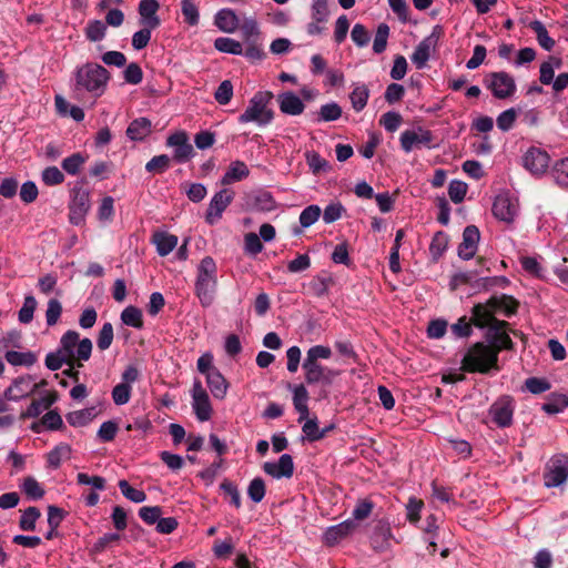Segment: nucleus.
<instances>
[{
    "label": "nucleus",
    "mask_w": 568,
    "mask_h": 568,
    "mask_svg": "<svg viewBox=\"0 0 568 568\" xmlns=\"http://www.w3.org/2000/svg\"><path fill=\"white\" fill-rule=\"evenodd\" d=\"M110 72L99 63L87 62L74 71V91L101 97L109 83Z\"/></svg>",
    "instance_id": "1"
},
{
    "label": "nucleus",
    "mask_w": 568,
    "mask_h": 568,
    "mask_svg": "<svg viewBox=\"0 0 568 568\" xmlns=\"http://www.w3.org/2000/svg\"><path fill=\"white\" fill-rule=\"evenodd\" d=\"M217 288V266L213 257L205 256L196 268L194 292L203 307L213 304Z\"/></svg>",
    "instance_id": "2"
},
{
    "label": "nucleus",
    "mask_w": 568,
    "mask_h": 568,
    "mask_svg": "<svg viewBox=\"0 0 568 568\" xmlns=\"http://www.w3.org/2000/svg\"><path fill=\"white\" fill-rule=\"evenodd\" d=\"M273 93L270 91H258L248 101L245 111L239 116V122L255 123L258 126L268 125L274 119V112L270 109Z\"/></svg>",
    "instance_id": "3"
},
{
    "label": "nucleus",
    "mask_w": 568,
    "mask_h": 568,
    "mask_svg": "<svg viewBox=\"0 0 568 568\" xmlns=\"http://www.w3.org/2000/svg\"><path fill=\"white\" fill-rule=\"evenodd\" d=\"M496 351L484 343H475L470 346L462 359V369L468 373H488L497 368Z\"/></svg>",
    "instance_id": "4"
},
{
    "label": "nucleus",
    "mask_w": 568,
    "mask_h": 568,
    "mask_svg": "<svg viewBox=\"0 0 568 568\" xmlns=\"http://www.w3.org/2000/svg\"><path fill=\"white\" fill-rule=\"evenodd\" d=\"M59 347L64 353L70 364L78 363V368L82 367V363L91 357L93 344L88 337L80 338V334L75 331H67L60 338Z\"/></svg>",
    "instance_id": "5"
},
{
    "label": "nucleus",
    "mask_w": 568,
    "mask_h": 568,
    "mask_svg": "<svg viewBox=\"0 0 568 568\" xmlns=\"http://www.w3.org/2000/svg\"><path fill=\"white\" fill-rule=\"evenodd\" d=\"M443 34V27L436 24L433 27L432 32L417 44L410 55V60L416 69L423 70L427 67L428 60L436 53L438 41Z\"/></svg>",
    "instance_id": "6"
},
{
    "label": "nucleus",
    "mask_w": 568,
    "mask_h": 568,
    "mask_svg": "<svg viewBox=\"0 0 568 568\" xmlns=\"http://www.w3.org/2000/svg\"><path fill=\"white\" fill-rule=\"evenodd\" d=\"M515 408L516 404L511 396L503 395L498 397L488 409L489 422L499 428L511 426Z\"/></svg>",
    "instance_id": "7"
},
{
    "label": "nucleus",
    "mask_w": 568,
    "mask_h": 568,
    "mask_svg": "<svg viewBox=\"0 0 568 568\" xmlns=\"http://www.w3.org/2000/svg\"><path fill=\"white\" fill-rule=\"evenodd\" d=\"M568 479V455L556 454L546 464L544 485L547 488L559 487Z\"/></svg>",
    "instance_id": "8"
},
{
    "label": "nucleus",
    "mask_w": 568,
    "mask_h": 568,
    "mask_svg": "<svg viewBox=\"0 0 568 568\" xmlns=\"http://www.w3.org/2000/svg\"><path fill=\"white\" fill-rule=\"evenodd\" d=\"M484 83L491 94L499 100L513 97L517 88L515 79L505 71L488 73Z\"/></svg>",
    "instance_id": "9"
},
{
    "label": "nucleus",
    "mask_w": 568,
    "mask_h": 568,
    "mask_svg": "<svg viewBox=\"0 0 568 568\" xmlns=\"http://www.w3.org/2000/svg\"><path fill=\"white\" fill-rule=\"evenodd\" d=\"M91 206L90 193L82 186H74L71 191L69 204V221L73 225H80Z\"/></svg>",
    "instance_id": "10"
},
{
    "label": "nucleus",
    "mask_w": 568,
    "mask_h": 568,
    "mask_svg": "<svg viewBox=\"0 0 568 568\" xmlns=\"http://www.w3.org/2000/svg\"><path fill=\"white\" fill-rule=\"evenodd\" d=\"M518 200L508 192L499 193L493 203V214L505 223L514 222L518 214Z\"/></svg>",
    "instance_id": "11"
},
{
    "label": "nucleus",
    "mask_w": 568,
    "mask_h": 568,
    "mask_svg": "<svg viewBox=\"0 0 568 568\" xmlns=\"http://www.w3.org/2000/svg\"><path fill=\"white\" fill-rule=\"evenodd\" d=\"M399 141L402 149L406 153H409L414 149H419L422 146L430 148L433 134L429 130L418 126L416 129L403 131L400 133Z\"/></svg>",
    "instance_id": "12"
},
{
    "label": "nucleus",
    "mask_w": 568,
    "mask_h": 568,
    "mask_svg": "<svg viewBox=\"0 0 568 568\" xmlns=\"http://www.w3.org/2000/svg\"><path fill=\"white\" fill-rule=\"evenodd\" d=\"M234 197V192L223 189L216 192L210 201L205 221L210 225H214L221 217L226 207L231 204Z\"/></svg>",
    "instance_id": "13"
},
{
    "label": "nucleus",
    "mask_w": 568,
    "mask_h": 568,
    "mask_svg": "<svg viewBox=\"0 0 568 568\" xmlns=\"http://www.w3.org/2000/svg\"><path fill=\"white\" fill-rule=\"evenodd\" d=\"M305 372V381L307 384H323L331 385L338 372L320 363L303 362L302 365Z\"/></svg>",
    "instance_id": "14"
},
{
    "label": "nucleus",
    "mask_w": 568,
    "mask_h": 568,
    "mask_svg": "<svg viewBox=\"0 0 568 568\" xmlns=\"http://www.w3.org/2000/svg\"><path fill=\"white\" fill-rule=\"evenodd\" d=\"M166 145L174 149L173 158L179 163H185L194 156V149L184 131L171 134L166 139Z\"/></svg>",
    "instance_id": "15"
},
{
    "label": "nucleus",
    "mask_w": 568,
    "mask_h": 568,
    "mask_svg": "<svg viewBox=\"0 0 568 568\" xmlns=\"http://www.w3.org/2000/svg\"><path fill=\"white\" fill-rule=\"evenodd\" d=\"M549 155L538 148H530L523 156V164L534 175L544 174L549 166Z\"/></svg>",
    "instance_id": "16"
},
{
    "label": "nucleus",
    "mask_w": 568,
    "mask_h": 568,
    "mask_svg": "<svg viewBox=\"0 0 568 568\" xmlns=\"http://www.w3.org/2000/svg\"><path fill=\"white\" fill-rule=\"evenodd\" d=\"M507 323L504 321H495L487 331L489 346L493 351H496L497 357L501 349H511L514 345L509 335L503 331Z\"/></svg>",
    "instance_id": "17"
},
{
    "label": "nucleus",
    "mask_w": 568,
    "mask_h": 568,
    "mask_svg": "<svg viewBox=\"0 0 568 568\" xmlns=\"http://www.w3.org/2000/svg\"><path fill=\"white\" fill-rule=\"evenodd\" d=\"M480 233L477 226L468 225L464 229L463 241L458 246V256L468 261L473 258L477 252Z\"/></svg>",
    "instance_id": "18"
},
{
    "label": "nucleus",
    "mask_w": 568,
    "mask_h": 568,
    "mask_svg": "<svg viewBox=\"0 0 568 568\" xmlns=\"http://www.w3.org/2000/svg\"><path fill=\"white\" fill-rule=\"evenodd\" d=\"M263 470L273 478H291L294 473L293 458L288 454H283L277 462H266Z\"/></svg>",
    "instance_id": "19"
},
{
    "label": "nucleus",
    "mask_w": 568,
    "mask_h": 568,
    "mask_svg": "<svg viewBox=\"0 0 568 568\" xmlns=\"http://www.w3.org/2000/svg\"><path fill=\"white\" fill-rule=\"evenodd\" d=\"M357 527L353 519H346L337 525L329 526L323 534V540L327 546H334L349 536Z\"/></svg>",
    "instance_id": "20"
},
{
    "label": "nucleus",
    "mask_w": 568,
    "mask_h": 568,
    "mask_svg": "<svg viewBox=\"0 0 568 568\" xmlns=\"http://www.w3.org/2000/svg\"><path fill=\"white\" fill-rule=\"evenodd\" d=\"M32 377L30 375L20 376L16 378L12 384L4 390V398L12 402H19L29 394H31L36 385H32Z\"/></svg>",
    "instance_id": "21"
},
{
    "label": "nucleus",
    "mask_w": 568,
    "mask_h": 568,
    "mask_svg": "<svg viewBox=\"0 0 568 568\" xmlns=\"http://www.w3.org/2000/svg\"><path fill=\"white\" fill-rule=\"evenodd\" d=\"M278 108L282 113L287 115H300L305 110V104L301 98L293 91H285L277 95Z\"/></svg>",
    "instance_id": "22"
},
{
    "label": "nucleus",
    "mask_w": 568,
    "mask_h": 568,
    "mask_svg": "<svg viewBox=\"0 0 568 568\" xmlns=\"http://www.w3.org/2000/svg\"><path fill=\"white\" fill-rule=\"evenodd\" d=\"M160 9L158 0H141L139 3L140 24L148 26L149 28H158L161 20L156 14Z\"/></svg>",
    "instance_id": "23"
},
{
    "label": "nucleus",
    "mask_w": 568,
    "mask_h": 568,
    "mask_svg": "<svg viewBox=\"0 0 568 568\" xmlns=\"http://www.w3.org/2000/svg\"><path fill=\"white\" fill-rule=\"evenodd\" d=\"M214 26L224 33H234L240 27V19L233 9L223 8L215 13Z\"/></svg>",
    "instance_id": "24"
},
{
    "label": "nucleus",
    "mask_w": 568,
    "mask_h": 568,
    "mask_svg": "<svg viewBox=\"0 0 568 568\" xmlns=\"http://www.w3.org/2000/svg\"><path fill=\"white\" fill-rule=\"evenodd\" d=\"M393 538L390 526L387 521L379 520L372 532L371 544L377 551H384L389 547V541Z\"/></svg>",
    "instance_id": "25"
},
{
    "label": "nucleus",
    "mask_w": 568,
    "mask_h": 568,
    "mask_svg": "<svg viewBox=\"0 0 568 568\" xmlns=\"http://www.w3.org/2000/svg\"><path fill=\"white\" fill-rule=\"evenodd\" d=\"M495 311L489 305V301L486 304H476L473 307V323L477 327L488 329L494 324L495 321H498L494 317Z\"/></svg>",
    "instance_id": "26"
},
{
    "label": "nucleus",
    "mask_w": 568,
    "mask_h": 568,
    "mask_svg": "<svg viewBox=\"0 0 568 568\" xmlns=\"http://www.w3.org/2000/svg\"><path fill=\"white\" fill-rule=\"evenodd\" d=\"M152 243L155 245L160 256H166L176 247L178 236L166 232H155Z\"/></svg>",
    "instance_id": "27"
},
{
    "label": "nucleus",
    "mask_w": 568,
    "mask_h": 568,
    "mask_svg": "<svg viewBox=\"0 0 568 568\" xmlns=\"http://www.w3.org/2000/svg\"><path fill=\"white\" fill-rule=\"evenodd\" d=\"M489 305L495 313H501L505 316L514 315L518 308V302L514 297L505 294L491 297Z\"/></svg>",
    "instance_id": "28"
},
{
    "label": "nucleus",
    "mask_w": 568,
    "mask_h": 568,
    "mask_svg": "<svg viewBox=\"0 0 568 568\" xmlns=\"http://www.w3.org/2000/svg\"><path fill=\"white\" fill-rule=\"evenodd\" d=\"M151 121L146 118H139L133 120L128 129L126 135L132 141H142L151 133Z\"/></svg>",
    "instance_id": "29"
},
{
    "label": "nucleus",
    "mask_w": 568,
    "mask_h": 568,
    "mask_svg": "<svg viewBox=\"0 0 568 568\" xmlns=\"http://www.w3.org/2000/svg\"><path fill=\"white\" fill-rule=\"evenodd\" d=\"M206 383L215 398L223 399L226 396L229 384L219 369L207 374Z\"/></svg>",
    "instance_id": "30"
},
{
    "label": "nucleus",
    "mask_w": 568,
    "mask_h": 568,
    "mask_svg": "<svg viewBox=\"0 0 568 568\" xmlns=\"http://www.w3.org/2000/svg\"><path fill=\"white\" fill-rule=\"evenodd\" d=\"M57 397L53 394H47L38 399H34L21 414L22 418H36L40 416L45 409H48L54 402Z\"/></svg>",
    "instance_id": "31"
},
{
    "label": "nucleus",
    "mask_w": 568,
    "mask_h": 568,
    "mask_svg": "<svg viewBox=\"0 0 568 568\" xmlns=\"http://www.w3.org/2000/svg\"><path fill=\"white\" fill-rule=\"evenodd\" d=\"M250 174V170L247 165L240 160L233 161L227 171L224 173L221 182L222 184H231L237 181H242L243 179L247 178Z\"/></svg>",
    "instance_id": "32"
},
{
    "label": "nucleus",
    "mask_w": 568,
    "mask_h": 568,
    "mask_svg": "<svg viewBox=\"0 0 568 568\" xmlns=\"http://www.w3.org/2000/svg\"><path fill=\"white\" fill-rule=\"evenodd\" d=\"M308 392L303 384L296 385L293 388V404L300 414L298 422H302L308 415Z\"/></svg>",
    "instance_id": "33"
},
{
    "label": "nucleus",
    "mask_w": 568,
    "mask_h": 568,
    "mask_svg": "<svg viewBox=\"0 0 568 568\" xmlns=\"http://www.w3.org/2000/svg\"><path fill=\"white\" fill-rule=\"evenodd\" d=\"M530 30L536 34L538 44L546 51H551L555 47V40L548 34L545 24L539 20L529 23Z\"/></svg>",
    "instance_id": "34"
},
{
    "label": "nucleus",
    "mask_w": 568,
    "mask_h": 568,
    "mask_svg": "<svg viewBox=\"0 0 568 568\" xmlns=\"http://www.w3.org/2000/svg\"><path fill=\"white\" fill-rule=\"evenodd\" d=\"M369 90L364 83H356L349 94L351 103L356 112H361L367 104Z\"/></svg>",
    "instance_id": "35"
},
{
    "label": "nucleus",
    "mask_w": 568,
    "mask_h": 568,
    "mask_svg": "<svg viewBox=\"0 0 568 568\" xmlns=\"http://www.w3.org/2000/svg\"><path fill=\"white\" fill-rule=\"evenodd\" d=\"M7 362L12 366H27L30 367L37 362L34 353L8 351L4 355Z\"/></svg>",
    "instance_id": "36"
},
{
    "label": "nucleus",
    "mask_w": 568,
    "mask_h": 568,
    "mask_svg": "<svg viewBox=\"0 0 568 568\" xmlns=\"http://www.w3.org/2000/svg\"><path fill=\"white\" fill-rule=\"evenodd\" d=\"M214 48L223 53L242 55L243 44L235 39L227 37H220L214 41Z\"/></svg>",
    "instance_id": "37"
},
{
    "label": "nucleus",
    "mask_w": 568,
    "mask_h": 568,
    "mask_svg": "<svg viewBox=\"0 0 568 568\" xmlns=\"http://www.w3.org/2000/svg\"><path fill=\"white\" fill-rule=\"evenodd\" d=\"M192 408L200 422H206L212 416V406L209 395L192 399Z\"/></svg>",
    "instance_id": "38"
},
{
    "label": "nucleus",
    "mask_w": 568,
    "mask_h": 568,
    "mask_svg": "<svg viewBox=\"0 0 568 568\" xmlns=\"http://www.w3.org/2000/svg\"><path fill=\"white\" fill-rule=\"evenodd\" d=\"M94 418V408H84L71 412L67 415L68 423L73 427H82L88 425Z\"/></svg>",
    "instance_id": "39"
},
{
    "label": "nucleus",
    "mask_w": 568,
    "mask_h": 568,
    "mask_svg": "<svg viewBox=\"0 0 568 568\" xmlns=\"http://www.w3.org/2000/svg\"><path fill=\"white\" fill-rule=\"evenodd\" d=\"M142 311L133 305L126 306L121 313V321L124 325L142 328L143 320H142Z\"/></svg>",
    "instance_id": "40"
},
{
    "label": "nucleus",
    "mask_w": 568,
    "mask_h": 568,
    "mask_svg": "<svg viewBox=\"0 0 568 568\" xmlns=\"http://www.w3.org/2000/svg\"><path fill=\"white\" fill-rule=\"evenodd\" d=\"M38 302L31 294L24 296L22 307L18 312V320L21 324H29L33 320L34 311L37 310Z\"/></svg>",
    "instance_id": "41"
},
{
    "label": "nucleus",
    "mask_w": 568,
    "mask_h": 568,
    "mask_svg": "<svg viewBox=\"0 0 568 568\" xmlns=\"http://www.w3.org/2000/svg\"><path fill=\"white\" fill-rule=\"evenodd\" d=\"M71 457V447L68 444H59L48 454V464L52 468H58L62 460Z\"/></svg>",
    "instance_id": "42"
},
{
    "label": "nucleus",
    "mask_w": 568,
    "mask_h": 568,
    "mask_svg": "<svg viewBox=\"0 0 568 568\" xmlns=\"http://www.w3.org/2000/svg\"><path fill=\"white\" fill-rule=\"evenodd\" d=\"M253 209L261 212L273 211L276 206L275 200L267 191H260L253 196Z\"/></svg>",
    "instance_id": "43"
},
{
    "label": "nucleus",
    "mask_w": 568,
    "mask_h": 568,
    "mask_svg": "<svg viewBox=\"0 0 568 568\" xmlns=\"http://www.w3.org/2000/svg\"><path fill=\"white\" fill-rule=\"evenodd\" d=\"M448 241V235L443 231H438L434 234L429 245V252L434 260H438L444 254L447 250Z\"/></svg>",
    "instance_id": "44"
},
{
    "label": "nucleus",
    "mask_w": 568,
    "mask_h": 568,
    "mask_svg": "<svg viewBox=\"0 0 568 568\" xmlns=\"http://www.w3.org/2000/svg\"><path fill=\"white\" fill-rule=\"evenodd\" d=\"M21 490L29 499L38 500L44 496V489L33 477H27L20 485Z\"/></svg>",
    "instance_id": "45"
},
{
    "label": "nucleus",
    "mask_w": 568,
    "mask_h": 568,
    "mask_svg": "<svg viewBox=\"0 0 568 568\" xmlns=\"http://www.w3.org/2000/svg\"><path fill=\"white\" fill-rule=\"evenodd\" d=\"M239 28L245 42L256 41L260 36V28L254 18H245Z\"/></svg>",
    "instance_id": "46"
},
{
    "label": "nucleus",
    "mask_w": 568,
    "mask_h": 568,
    "mask_svg": "<svg viewBox=\"0 0 568 568\" xmlns=\"http://www.w3.org/2000/svg\"><path fill=\"white\" fill-rule=\"evenodd\" d=\"M41 513L37 507L27 508L19 520L20 529L24 531H33L36 529V523L40 518Z\"/></svg>",
    "instance_id": "47"
},
{
    "label": "nucleus",
    "mask_w": 568,
    "mask_h": 568,
    "mask_svg": "<svg viewBox=\"0 0 568 568\" xmlns=\"http://www.w3.org/2000/svg\"><path fill=\"white\" fill-rule=\"evenodd\" d=\"M389 27L386 23L378 24L373 42V51L376 54L383 53L387 48Z\"/></svg>",
    "instance_id": "48"
},
{
    "label": "nucleus",
    "mask_w": 568,
    "mask_h": 568,
    "mask_svg": "<svg viewBox=\"0 0 568 568\" xmlns=\"http://www.w3.org/2000/svg\"><path fill=\"white\" fill-rule=\"evenodd\" d=\"M551 175L558 185L568 187V158L561 159L554 164Z\"/></svg>",
    "instance_id": "49"
},
{
    "label": "nucleus",
    "mask_w": 568,
    "mask_h": 568,
    "mask_svg": "<svg viewBox=\"0 0 568 568\" xmlns=\"http://www.w3.org/2000/svg\"><path fill=\"white\" fill-rule=\"evenodd\" d=\"M322 214L318 205L312 204L305 207L300 214V224L302 229H307L315 224Z\"/></svg>",
    "instance_id": "50"
},
{
    "label": "nucleus",
    "mask_w": 568,
    "mask_h": 568,
    "mask_svg": "<svg viewBox=\"0 0 568 568\" xmlns=\"http://www.w3.org/2000/svg\"><path fill=\"white\" fill-rule=\"evenodd\" d=\"M118 485L122 495L126 499L135 504H140L146 500V494L143 490L133 488L125 479H121Z\"/></svg>",
    "instance_id": "51"
},
{
    "label": "nucleus",
    "mask_w": 568,
    "mask_h": 568,
    "mask_svg": "<svg viewBox=\"0 0 568 568\" xmlns=\"http://www.w3.org/2000/svg\"><path fill=\"white\" fill-rule=\"evenodd\" d=\"M342 115V108L336 102L323 104L318 111L317 121L331 122L336 121Z\"/></svg>",
    "instance_id": "52"
},
{
    "label": "nucleus",
    "mask_w": 568,
    "mask_h": 568,
    "mask_svg": "<svg viewBox=\"0 0 568 568\" xmlns=\"http://www.w3.org/2000/svg\"><path fill=\"white\" fill-rule=\"evenodd\" d=\"M106 26L101 20L89 21L85 28V37L92 42L101 41L105 37Z\"/></svg>",
    "instance_id": "53"
},
{
    "label": "nucleus",
    "mask_w": 568,
    "mask_h": 568,
    "mask_svg": "<svg viewBox=\"0 0 568 568\" xmlns=\"http://www.w3.org/2000/svg\"><path fill=\"white\" fill-rule=\"evenodd\" d=\"M44 365L49 371L54 372L60 369L63 365H70V363L61 348L58 347L55 352H50L47 354Z\"/></svg>",
    "instance_id": "54"
},
{
    "label": "nucleus",
    "mask_w": 568,
    "mask_h": 568,
    "mask_svg": "<svg viewBox=\"0 0 568 568\" xmlns=\"http://www.w3.org/2000/svg\"><path fill=\"white\" fill-rule=\"evenodd\" d=\"M131 394H132V386L120 382L119 384H116L113 387L111 396H112V400L115 405L122 406L130 402Z\"/></svg>",
    "instance_id": "55"
},
{
    "label": "nucleus",
    "mask_w": 568,
    "mask_h": 568,
    "mask_svg": "<svg viewBox=\"0 0 568 568\" xmlns=\"http://www.w3.org/2000/svg\"><path fill=\"white\" fill-rule=\"evenodd\" d=\"M85 158L81 153H73L70 156L65 158L61 165L62 169L70 175H75L79 173L81 166L84 164Z\"/></svg>",
    "instance_id": "56"
},
{
    "label": "nucleus",
    "mask_w": 568,
    "mask_h": 568,
    "mask_svg": "<svg viewBox=\"0 0 568 568\" xmlns=\"http://www.w3.org/2000/svg\"><path fill=\"white\" fill-rule=\"evenodd\" d=\"M181 10L184 17V20L190 26H196L200 20L199 9L193 2V0H182L181 1Z\"/></svg>",
    "instance_id": "57"
},
{
    "label": "nucleus",
    "mask_w": 568,
    "mask_h": 568,
    "mask_svg": "<svg viewBox=\"0 0 568 568\" xmlns=\"http://www.w3.org/2000/svg\"><path fill=\"white\" fill-rule=\"evenodd\" d=\"M312 20L326 23L329 17L327 0H314L311 7Z\"/></svg>",
    "instance_id": "58"
},
{
    "label": "nucleus",
    "mask_w": 568,
    "mask_h": 568,
    "mask_svg": "<svg viewBox=\"0 0 568 568\" xmlns=\"http://www.w3.org/2000/svg\"><path fill=\"white\" fill-rule=\"evenodd\" d=\"M171 159L166 154L153 156L146 164L145 170L150 173H163L170 168Z\"/></svg>",
    "instance_id": "59"
},
{
    "label": "nucleus",
    "mask_w": 568,
    "mask_h": 568,
    "mask_svg": "<svg viewBox=\"0 0 568 568\" xmlns=\"http://www.w3.org/2000/svg\"><path fill=\"white\" fill-rule=\"evenodd\" d=\"M119 540H120V535L118 532H106L93 544V546L90 548V554H92V555L101 554L108 547H110L112 542H116Z\"/></svg>",
    "instance_id": "60"
},
{
    "label": "nucleus",
    "mask_w": 568,
    "mask_h": 568,
    "mask_svg": "<svg viewBox=\"0 0 568 568\" xmlns=\"http://www.w3.org/2000/svg\"><path fill=\"white\" fill-rule=\"evenodd\" d=\"M247 495L254 503H260L265 496V484L261 477H256L251 480L247 487Z\"/></svg>",
    "instance_id": "61"
},
{
    "label": "nucleus",
    "mask_w": 568,
    "mask_h": 568,
    "mask_svg": "<svg viewBox=\"0 0 568 568\" xmlns=\"http://www.w3.org/2000/svg\"><path fill=\"white\" fill-rule=\"evenodd\" d=\"M42 182L45 185H59L64 181L63 173L57 166H48L41 173Z\"/></svg>",
    "instance_id": "62"
},
{
    "label": "nucleus",
    "mask_w": 568,
    "mask_h": 568,
    "mask_svg": "<svg viewBox=\"0 0 568 568\" xmlns=\"http://www.w3.org/2000/svg\"><path fill=\"white\" fill-rule=\"evenodd\" d=\"M233 97V85L230 80H224L217 87L214 98L221 105H226Z\"/></svg>",
    "instance_id": "63"
},
{
    "label": "nucleus",
    "mask_w": 568,
    "mask_h": 568,
    "mask_svg": "<svg viewBox=\"0 0 568 568\" xmlns=\"http://www.w3.org/2000/svg\"><path fill=\"white\" fill-rule=\"evenodd\" d=\"M139 516L146 525H156L162 516V508L160 506H143L139 509Z\"/></svg>",
    "instance_id": "64"
}]
</instances>
